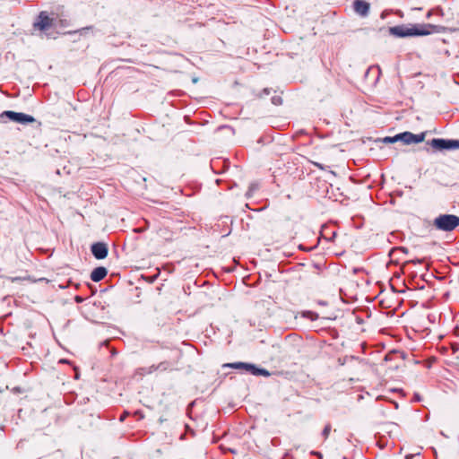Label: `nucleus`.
I'll list each match as a JSON object with an SVG mask.
<instances>
[{
	"label": "nucleus",
	"mask_w": 459,
	"mask_h": 459,
	"mask_svg": "<svg viewBox=\"0 0 459 459\" xmlns=\"http://www.w3.org/2000/svg\"><path fill=\"white\" fill-rule=\"evenodd\" d=\"M397 141H399V139L396 138V135H394L393 137L387 136V137H385L383 139V142L385 143H395Z\"/></svg>",
	"instance_id": "nucleus-11"
},
{
	"label": "nucleus",
	"mask_w": 459,
	"mask_h": 459,
	"mask_svg": "<svg viewBox=\"0 0 459 459\" xmlns=\"http://www.w3.org/2000/svg\"><path fill=\"white\" fill-rule=\"evenodd\" d=\"M107 273L108 271L105 267H97L91 272V279L93 281L98 282L101 281L107 275Z\"/></svg>",
	"instance_id": "nucleus-9"
},
{
	"label": "nucleus",
	"mask_w": 459,
	"mask_h": 459,
	"mask_svg": "<svg viewBox=\"0 0 459 459\" xmlns=\"http://www.w3.org/2000/svg\"><path fill=\"white\" fill-rule=\"evenodd\" d=\"M353 7L355 12L361 16H366L369 11V4L363 0H355Z\"/></svg>",
	"instance_id": "nucleus-7"
},
{
	"label": "nucleus",
	"mask_w": 459,
	"mask_h": 459,
	"mask_svg": "<svg viewBox=\"0 0 459 459\" xmlns=\"http://www.w3.org/2000/svg\"><path fill=\"white\" fill-rule=\"evenodd\" d=\"M227 366L233 368L245 369V370L250 372L254 376H264V377L271 376V373L268 370H266L264 368H258L254 364L237 362V363L228 364Z\"/></svg>",
	"instance_id": "nucleus-3"
},
{
	"label": "nucleus",
	"mask_w": 459,
	"mask_h": 459,
	"mask_svg": "<svg viewBox=\"0 0 459 459\" xmlns=\"http://www.w3.org/2000/svg\"><path fill=\"white\" fill-rule=\"evenodd\" d=\"M255 188H256V186H255V185L251 186V189H255Z\"/></svg>",
	"instance_id": "nucleus-15"
},
{
	"label": "nucleus",
	"mask_w": 459,
	"mask_h": 459,
	"mask_svg": "<svg viewBox=\"0 0 459 459\" xmlns=\"http://www.w3.org/2000/svg\"><path fill=\"white\" fill-rule=\"evenodd\" d=\"M425 133H421L419 134H414L411 132H404L402 134H396V138L399 139V141H402L405 144H411V143H419L424 141L425 139Z\"/></svg>",
	"instance_id": "nucleus-5"
},
{
	"label": "nucleus",
	"mask_w": 459,
	"mask_h": 459,
	"mask_svg": "<svg viewBox=\"0 0 459 459\" xmlns=\"http://www.w3.org/2000/svg\"><path fill=\"white\" fill-rule=\"evenodd\" d=\"M91 253L96 259H104L108 255V247L103 242H97L91 246Z\"/></svg>",
	"instance_id": "nucleus-6"
},
{
	"label": "nucleus",
	"mask_w": 459,
	"mask_h": 459,
	"mask_svg": "<svg viewBox=\"0 0 459 459\" xmlns=\"http://www.w3.org/2000/svg\"><path fill=\"white\" fill-rule=\"evenodd\" d=\"M413 458V455H406V459H412Z\"/></svg>",
	"instance_id": "nucleus-14"
},
{
	"label": "nucleus",
	"mask_w": 459,
	"mask_h": 459,
	"mask_svg": "<svg viewBox=\"0 0 459 459\" xmlns=\"http://www.w3.org/2000/svg\"><path fill=\"white\" fill-rule=\"evenodd\" d=\"M455 333H456V334L459 335V329L458 328L455 329Z\"/></svg>",
	"instance_id": "nucleus-16"
},
{
	"label": "nucleus",
	"mask_w": 459,
	"mask_h": 459,
	"mask_svg": "<svg viewBox=\"0 0 459 459\" xmlns=\"http://www.w3.org/2000/svg\"><path fill=\"white\" fill-rule=\"evenodd\" d=\"M389 33L397 38L426 36L433 32H438V26L433 24H410L397 25L389 28Z\"/></svg>",
	"instance_id": "nucleus-1"
},
{
	"label": "nucleus",
	"mask_w": 459,
	"mask_h": 459,
	"mask_svg": "<svg viewBox=\"0 0 459 459\" xmlns=\"http://www.w3.org/2000/svg\"><path fill=\"white\" fill-rule=\"evenodd\" d=\"M433 225L437 230L452 231L459 226V217L453 214H441L434 220Z\"/></svg>",
	"instance_id": "nucleus-2"
},
{
	"label": "nucleus",
	"mask_w": 459,
	"mask_h": 459,
	"mask_svg": "<svg viewBox=\"0 0 459 459\" xmlns=\"http://www.w3.org/2000/svg\"><path fill=\"white\" fill-rule=\"evenodd\" d=\"M51 22L50 18L46 15L44 13H41L39 16V20L35 22V27H38L39 30H45L49 27Z\"/></svg>",
	"instance_id": "nucleus-10"
},
{
	"label": "nucleus",
	"mask_w": 459,
	"mask_h": 459,
	"mask_svg": "<svg viewBox=\"0 0 459 459\" xmlns=\"http://www.w3.org/2000/svg\"><path fill=\"white\" fill-rule=\"evenodd\" d=\"M331 431V426L330 425H326L323 430V436L325 437V438H327L329 433Z\"/></svg>",
	"instance_id": "nucleus-13"
},
{
	"label": "nucleus",
	"mask_w": 459,
	"mask_h": 459,
	"mask_svg": "<svg viewBox=\"0 0 459 459\" xmlns=\"http://www.w3.org/2000/svg\"><path fill=\"white\" fill-rule=\"evenodd\" d=\"M450 149H459V141L450 140Z\"/></svg>",
	"instance_id": "nucleus-12"
},
{
	"label": "nucleus",
	"mask_w": 459,
	"mask_h": 459,
	"mask_svg": "<svg viewBox=\"0 0 459 459\" xmlns=\"http://www.w3.org/2000/svg\"><path fill=\"white\" fill-rule=\"evenodd\" d=\"M430 145L437 150H448L450 149V140L435 138L431 140Z\"/></svg>",
	"instance_id": "nucleus-8"
},
{
	"label": "nucleus",
	"mask_w": 459,
	"mask_h": 459,
	"mask_svg": "<svg viewBox=\"0 0 459 459\" xmlns=\"http://www.w3.org/2000/svg\"><path fill=\"white\" fill-rule=\"evenodd\" d=\"M4 117L13 122L22 124V125L32 123L35 121V119L32 116L27 115L24 113L14 112V111H11V110L4 111L1 114V117Z\"/></svg>",
	"instance_id": "nucleus-4"
}]
</instances>
